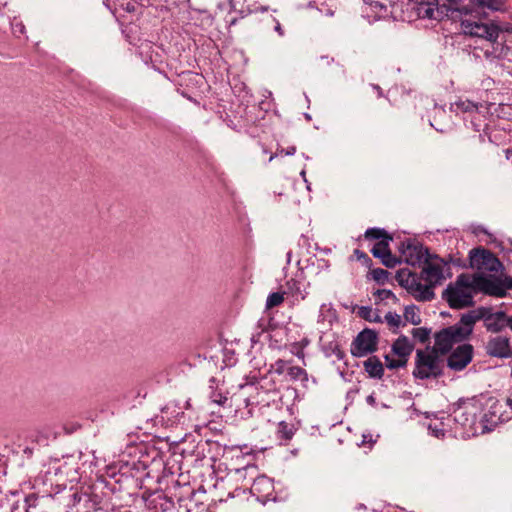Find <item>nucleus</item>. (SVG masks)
<instances>
[{
	"mask_svg": "<svg viewBox=\"0 0 512 512\" xmlns=\"http://www.w3.org/2000/svg\"><path fill=\"white\" fill-rule=\"evenodd\" d=\"M484 1L485 0H469L471 5L480 7V8H483Z\"/></svg>",
	"mask_w": 512,
	"mask_h": 512,
	"instance_id": "obj_41",
	"label": "nucleus"
},
{
	"mask_svg": "<svg viewBox=\"0 0 512 512\" xmlns=\"http://www.w3.org/2000/svg\"><path fill=\"white\" fill-rule=\"evenodd\" d=\"M366 402H367L369 405L374 406V405L376 404V398H375L373 395H369V396L366 398Z\"/></svg>",
	"mask_w": 512,
	"mask_h": 512,
	"instance_id": "obj_44",
	"label": "nucleus"
},
{
	"mask_svg": "<svg viewBox=\"0 0 512 512\" xmlns=\"http://www.w3.org/2000/svg\"><path fill=\"white\" fill-rule=\"evenodd\" d=\"M322 59H323V60H326V61H327V63H329L328 57L322 56Z\"/></svg>",
	"mask_w": 512,
	"mask_h": 512,
	"instance_id": "obj_50",
	"label": "nucleus"
},
{
	"mask_svg": "<svg viewBox=\"0 0 512 512\" xmlns=\"http://www.w3.org/2000/svg\"><path fill=\"white\" fill-rule=\"evenodd\" d=\"M506 403L512 409V389L509 391V395L507 397Z\"/></svg>",
	"mask_w": 512,
	"mask_h": 512,
	"instance_id": "obj_45",
	"label": "nucleus"
},
{
	"mask_svg": "<svg viewBox=\"0 0 512 512\" xmlns=\"http://www.w3.org/2000/svg\"><path fill=\"white\" fill-rule=\"evenodd\" d=\"M476 315L484 320L485 327L492 333H499L507 327V314L504 311L484 312Z\"/></svg>",
	"mask_w": 512,
	"mask_h": 512,
	"instance_id": "obj_16",
	"label": "nucleus"
},
{
	"mask_svg": "<svg viewBox=\"0 0 512 512\" xmlns=\"http://www.w3.org/2000/svg\"><path fill=\"white\" fill-rule=\"evenodd\" d=\"M415 316H416L415 306L414 305H408L405 308V311H404V320L403 321L405 322V324L407 322H410L412 324H416Z\"/></svg>",
	"mask_w": 512,
	"mask_h": 512,
	"instance_id": "obj_32",
	"label": "nucleus"
},
{
	"mask_svg": "<svg viewBox=\"0 0 512 512\" xmlns=\"http://www.w3.org/2000/svg\"><path fill=\"white\" fill-rule=\"evenodd\" d=\"M286 287L291 294L301 295L302 299L306 297V293H303L305 291V274L303 269H299L295 277L286 282Z\"/></svg>",
	"mask_w": 512,
	"mask_h": 512,
	"instance_id": "obj_18",
	"label": "nucleus"
},
{
	"mask_svg": "<svg viewBox=\"0 0 512 512\" xmlns=\"http://www.w3.org/2000/svg\"><path fill=\"white\" fill-rule=\"evenodd\" d=\"M358 314L361 318L367 320V321H370V322H378V323H381L382 322V318L380 317V315L378 314L377 311H374L371 307L369 306H362L359 308V311H358Z\"/></svg>",
	"mask_w": 512,
	"mask_h": 512,
	"instance_id": "obj_27",
	"label": "nucleus"
},
{
	"mask_svg": "<svg viewBox=\"0 0 512 512\" xmlns=\"http://www.w3.org/2000/svg\"><path fill=\"white\" fill-rule=\"evenodd\" d=\"M473 358V346L468 343L457 346L447 358V366L451 370L461 371Z\"/></svg>",
	"mask_w": 512,
	"mask_h": 512,
	"instance_id": "obj_13",
	"label": "nucleus"
},
{
	"mask_svg": "<svg viewBox=\"0 0 512 512\" xmlns=\"http://www.w3.org/2000/svg\"><path fill=\"white\" fill-rule=\"evenodd\" d=\"M392 351L399 358L406 359L412 352V345L409 343L407 337H399L392 345Z\"/></svg>",
	"mask_w": 512,
	"mask_h": 512,
	"instance_id": "obj_23",
	"label": "nucleus"
},
{
	"mask_svg": "<svg viewBox=\"0 0 512 512\" xmlns=\"http://www.w3.org/2000/svg\"><path fill=\"white\" fill-rule=\"evenodd\" d=\"M485 352L487 355L500 359H508L512 357V346L510 340L506 336L491 337L486 345Z\"/></svg>",
	"mask_w": 512,
	"mask_h": 512,
	"instance_id": "obj_14",
	"label": "nucleus"
},
{
	"mask_svg": "<svg viewBox=\"0 0 512 512\" xmlns=\"http://www.w3.org/2000/svg\"><path fill=\"white\" fill-rule=\"evenodd\" d=\"M390 242L391 241L384 240L375 243L371 249L373 256L380 259L381 263L388 268L396 267V265L402 261V258H404L408 264L415 266L416 259L414 258V254L416 253V246L411 241H407L406 243L403 242L401 244L399 247V251L401 253L399 258L391 253L389 247Z\"/></svg>",
	"mask_w": 512,
	"mask_h": 512,
	"instance_id": "obj_6",
	"label": "nucleus"
},
{
	"mask_svg": "<svg viewBox=\"0 0 512 512\" xmlns=\"http://www.w3.org/2000/svg\"><path fill=\"white\" fill-rule=\"evenodd\" d=\"M484 397L473 396L471 398H460L450 406L451 414L446 418L447 422L453 420L454 433L463 439L484 434L481 423V414L484 410Z\"/></svg>",
	"mask_w": 512,
	"mask_h": 512,
	"instance_id": "obj_2",
	"label": "nucleus"
},
{
	"mask_svg": "<svg viewBox=\"0 0 512 512\" xmlns=\"http://www.w3.org/2000/svg\"><path fill=\"white\" fill-rule=\"evenodd\" d=\"M291 256H292V252L291 251H288L287 252V262L290 263L291 261Z\"/></svg>",
	"mask_w": 512,
	"mask_h": 512,
	"instance_id": "obj_47",
	"label": "nucleus"
},
{
	"mask_svg": "<svg viewBox=\"0 0 512 512\" xmlns=\"http://www.w3.org/2000/svg\"><path fill=\"white\" fill-rule=\"evenodd\" d=\"M507 327L512 330V316H507Z\"/></svg>",
	"mask_w": 512,
	"mask_h": 512,
	"instance_id": "obj_46",
	"label": "nucleus"
},
{
	"mask_svg": "<svg viewBox=\"0 0 512 512\" xmlns=\"http://www.w3.org/2000/svg\"><path fill=\"white\" fill-rule=\"evenodd\" d=\"M397 279L412 294L416 292V274L410 270L401 269L397 272Z\"/></svg>",
	"mask_w": 512,
	"mask_h": 512,
	"instance_id": "obj_22",
	"label": "nucleus"
},
{
	"mask_svg": "<svg viewBox=\"0 0 512 512\" xmlns=\"http://www.w3.org/2000/svg\"><path fill=\"white\" fill-rule=\"evenodd\" d=\"M378 335L374 330L364 329L351 343L350 352L354 357H364L377 350Z\"/></svg>",
	"mask_w": 512,
	"mask_h": 512,
	"instance_id": "obj_9",
	"label": "nucleus"
},
{
	"mask_svg": "<svg viewBox=\"0 0 512 512\" xmlns=\"http://www.w3.org/2000/svg\"><path fill=\"white\" fill-rule=\"evenodd\" d=\"M418 424L424 428L428 434L436 438H443L445 436L446 427L449 425L448 423H445L443 419H439L437 417L430 419L427 415L423 420L418 421Z\"/></svg>",
	"mask_w": 512,
	"mask_h": 512,
	"instance_id": "obj_17",
	"label": "nucleus"
},
{
	"mask_svg": "<svg viewBox=\"0 0 512 512\" xmlns=\"http://www.w3.org/2000/svg\"><path fill=\"white\" fill-rule=\"evenodd\" d=\"M372 88H373L374 90H376V92H377V94H378V96H379V97H382V96H383V91H382V89H381V87H380L379 85H377V84H372Z\"/></svg>",
	"mask_w": 512,
	"mask_h": 512,
	"instance_id": "obj_43",
	"label": "nucleus"
},
{
	"mask_svg": "<svg viewBox=\"0 0 512 512\" xmlns=\"http://www.w3.org/2000/svg\"><path fill=\"white\" fill-rule=\"evenodd\" d=\"M250 492L259 502L262 503L274 499L273 480L265 475L256 477L250 486Z\"/></svg>",
	"mask_w": 512,
	"mask_h": 512,
	"instance_id": "obj_15",
	"label": "nucleus"
},
{
	"mask_svg": "<svg viewBox=\"0 0 512 512\" xmlns=\"http://www.w3.org/2000/svg\"><path fill=\"white\" fill-rule=\"evenodd\" d=\"M273 20L275 22V26H274L275 32H277V34L279 36L283 37L285 33H284V30H283L281 24L279 23V21L277 19L274 18Z\"/></svg>",
	"mask_w": 512,
	"mask_h": 512,
	"instance_id": "obj_39",
	"label": "nucleus"
},
{
	"mask_svg": "<svg viewBox=\"0 0 512 512\" xmlns=\"http://www.w3.org/2000/svg\"><path fill=\"white\" fill-rule=\"evenodd\" d=\"M270 371L283 376L286 381H308L307 372L299 366L291 365L290 361L279 359L271 365Z\"/></svg>",
	"mask_w": 512,
	"mask_h": 512,
	"instance_id": "obj_12",
	"label": "nucleus"
},
{
	"mask_svg": "<svg viewBox=\"0 0 512 512\" xmlns=\"http://www.w3.org/2000/svg\"><path fill=\"white\" fill-rule=\"evenodd\" d=\"M301 175H302L303 177L305 176V171H304V170L301 172Z\"/></svg>",
	"mask_w": 512,
	"mask_h": 512,
	"instance_id": "obj_52",
	"label": "nucleus"
},
{
	"mask_svg": "<svg viewBox=\"0 0 512 512\" xmlns=\"http://www.w3.org/2000/svg\"><path fill=\"white\" fill-rule=\"evenodd\" d=\"M470 266L478 270L498 272L503 268L500 260L488 249L474 248L469 252Z\"/></svg>",
	"mask_w": 512,
	"mask_h": 512,
	"instance_id": "obj_8",
	"label": "nucleus"
},
{
	"mask_svg": "<svg viewBox=\"0 0 512 512\" xmlns=\"http://www.w3.org/2000/svg\"><path fill=\"white\" fill-rule=\"evenodd\" d=\"M480 317L476 311H469L463 314L460 322L435 334V344L432 353L425 354L418 350V378L425 379L437 377L442 372V361L438 353L446 354L452 346L465 340L473 331V326Z\"/></svg>",
	"mask_w": 512,
	"mask_h": 512,
	"instance_id": "obj_1",
	"label": "nucleus"
},
{
	"mask_svg": "<svg viewBox=\"0 0 512 512\" xmlns=\"http://www.w3.org/2000/svg\"><path fill=\"white\" fill-rule=\"evenodd\" d=\"M296 153V147L295 146H290L288 148H277V151L275 153V155H272L269 159V161H272L274 159L275 156L277 155H286V156H291V155H294Z\"/></svg>",
	"mask_w": 512,
	"mask_h": 512,
	"instance_id": "obj_35",
	"label": "nucleus"
},
{
	"mask_svg": "<svg viewBox=\"0 0 512 512\" xmlns=\"http://www.w3.org/2000/svg\"><path fill=\"white\" fill-rule=\"evenodd\" d=\"M354 255L359 261H362L366 266H370L372 264L371 258L363 251L356 249L354 250Z\"/></svg>",
	"mask_w": 512,
	"mask_h": 512,
	"instance_id": "obj_37",
	"label": "nucleus"
},
{
	"mask_svg": "<svg viewBox=\"0 0 512 512\" xmlns=\"http://www.w3.org/2000/svg\"><path fill=\"white\" fill-rule=\"evenodd\" d=\"M0 507L9 512H24L20 493H12L10 497L0 500Z\"/></svg>",
	"mask_w": 512,
	"mask_h": 512,
	"instance_id": "obj_24",
	"label": "nucleus"
},
{
	"mask_svg": "<svg viewBox=\"0 0 512 512\" xmlns=\"http://www.w3.org/2000/svg\"><path fill=\"white\" fill-rule=\"evenodd\" d=\"M430 336V330L424 327L418 328V342L425 343Z\"/></svg>",
	"mask_w": 512,
	"mask_h": 512,
	"instance_id": "obj_38",
	"label": "nucleus"
},
{
	"mask_svg": "<svg viewBox=\"0 0 512 512\" xmlns=\"http://www.w3.org/2000/svg\"><path fill=\"white\" fill-rule=\"evenodd\" d=\"M484 410L481 414V423L484 428V433L492 431L499 423L505 421V417L502 413V404L492 398L484 397Z\"/></svg>",
	"mask_w": 512,
	"mask_h": 512,
	"instance_id": "obj_10",
	"label": "nucleus"
},
{
	"mask_svg": "<svg viewBox=\"0 0 512 512\" xmlns=\"http://www.w3.org/2000/svg\"><path fill=\"white\" fill-rule=\"evenodd\" d=\"M418 301H430L435 297L434 289L446 280L445 271H449L448 262L418 243Z\"/></svg>",
	"mask_w": 512,
	"mask_h": 512,
	"instance_id": "obj_3",
	"label": "nucleus"
},
{
	"mask_svg": "<svg viewBox=\"0 0 512 512\" xmlns=\"http://www.w3.org/2000/svg\"><path fill=\"white\" fill-rule=\"evenodd\" d=\"M473 292L477 291L474 289L472 275L462 273L454 283H450L443 290L442 298L448 303L450 308L463 309L474 304Z\"/></svg>",
	"mask_w": 512,
	"mask_h": 512,
	"instance_id": "obj_4",
	"label": "nucleus"
},
{
	"mask_svg": "<svg viewBox=\"0 0 512 512\" xmlns=\"http://www.w3.org/2000/svg\"><path fill=\"white\" fill-rule=\"evenodd\" d=\"M412 375L416 377V368L412 371Z\"/></svg>",
	"mask_w": 512,
	"mask_h": 512,
	"instance_id": "obj_51",
	"label": "nucleus"
},
{
	"mask_svg": "<svg viewBox=\"0 0 512 512\" xmlns=\"http://www.w3.org/2000/svg\"><path fill=\"white\" fill-rule=\"evenodd\" d=\"M334 353L336 355V357L339 359V360H342L344 358V352L340 349V348H336L334 350Z\"/></svg>",
	"mask_w": 512,
	"mask_h": 512,
	"instance_id": "obj_42",
	"label": "nucleus"
},
{
	"mask_svg": "<svg viewBox=\"0 0 512 512\" xmlns=\"http://www.w3.org/2000/svg\"><path fill=\"white\" fill-rule=\"evenodd\" d=\"M474 289L490 296L504 297L507 290H512V277L472 275Z\"/></svg>",
	"mask_w": 512,
	"mask_h": 512,
	"instance_id": "obj_7",
	"label": "nucleus"
},
{
	"mask_svg": "<svg viewBox=\"0 0 512 512\" xmlns=\"http://www.w3.org/2000/svg\"><path fill=\"white\" fill-rule=\"evenodd\" d=\"M374 296H375L376 301H384V300H387L390 298H393V299L395 298V295L393 294V292L388 289H378L374 293Z\"/></svg>",
	"mask_w": 512,
	"mask_h": 512,
	"instance_id": "obj_33",
	"label": "nucleus"
},
{
	"mask_svg": "<svg viewBox=\"0 0 512 512\" xmlns=\"http://www.w3.org/2000/svg\"><path fill=\"white\" fill-rule=\"evenodd\" d=\"M384 319L394 333L397 332L399 327L405 326V322L403 321L402 317L395 312L386 313Z\"/></svg>",
	"mask_w": 512,
	"mask_h": 512,
	"instance_id": "obj_26",
	"label": "nucleus"
},
{
	"mask_svg": "<svg viewBox=\"0 0 512 512\" xmlns=\"http://www.w3.org/2000/svg\"><path fill=\"white\" fill-rule=\"evenodd\" d=\"M411 335L415 338L416 337V328H412Z\"/></svg>",
	"mask_w": 512,
	"mask_h": 512,
	"instance_id": "obj_48",
	"label": "nucleus"
},
{
	"mask_svg": "<svg viewBox=\"0 0 512 512\" xmlns=\"http://www.w3.org/2000/svg\"><path fill=\"white\" fill-rule=\"evenodd\" d=\"M22 510L24 512H29L31 508H35L37 506L38 497L35 494H30L28 496H22Z\"/></svg>",
	"mask_w": 512,
	"mask_h": 512,
	"instance_id": "obj_29",
	"label": "nucleus"
},
{
	"mask_svg": "<svg viewBox=\"0 0 512 512\" xmlns=\"http://www.w3.org/2000/svg\"><path fill=\"white\" fill-rule=\"evenodd\" d=\"M297 356H298L299 358H303V357H304V353L301 351V352L297 353Z\"/></svg>",
	"mask_w": 512,
	"mask_h": 512,
	"instance_id": "obj_49",
	"label": "nucleus"
},
{
	"mask_svg": "<svg viewBox=\"0 0 512 512\" xmlns=\"http://www.w3.org/2000/svg\"><path fill=\"white\" fill-rule=\"evenodd\" d=\"M364 370L367 372L369 377L375 379H381L384 375V367L382 362L376 357H369L364 361Z\"/></svg>",
	"mask_w": 512,
	"mask_h": 512,
	"instance_id": "obj_20",
	"label": "nucleus"
},
{
	"mask_svg": "<svg viewBox=\"0 0 512 512\" xmlns=\"http://www.w3.org/2000/svg\"><path fill=\"white\" fill-rule=\"evenodd\" d=\"M365 238L369 240H378V241H392L393 238L385 229L382 228H369L365 232Z\"/></svg>",
	"mask_w": 512,
	"mask_h": 512,
	"instance_id": "obj_25",
	"label": "nucleus"
},
{
	"mask_svg": "<svg viewBox=\"0 0 512 512\" xmlns=\"http://www.w3.org/2000/svg\"><path fill=\"white\" fill-rule=\"evenodd\" d=\"M399 5L400 8H398L397 11L398 17L395 20L414 23L416 21V3L413 0H408L405 5L403 3H399Z\"/></svg>",
	"mask_w": 512,
	"mask_h": 512,
	"instance_id": "obj_19",
	"label": "nucleus"
},
{
	"mask_svg": "<svg viewBox=\"0 0 512 512\" xmlns=\"http://www.w3.org/2000/svg\"><path fill=\"white\" fill-rule=\"evenodd\" d=\"M503 6V2L501 0H485L483 4V8H488L491 10H501Z\"/></svg>",
	"mask_w": 512,
	"mask_h": 512,
	"instance_id": "obj_36",
	"label": "nucleus"
},
{
	"mask_svg": "<svg viewBox=\"0 0 512 512\" xmlns=\"http://www.w3.org/2000/svg\"><path fill=\"white\" fill-rule=\"evenodd\" d=\"M371 276L379 284H385L389 279V272L382 268L371 270Z\"/></svg>",
	"mask_w": 512,
	"mask_h": 512,
	"instance_id": "obj_28",
	"label": "nucleus"
},
{
	"mask_svg": "<svg viewBox=\"0 0 512 512\" xmlns=\"http://www.w3.org/2000/svg\"><path fill=\"white\" fill-rule=\"evenodd\" d=\"M295 432L296 428L293 424L281 421L277 425L276 438L280 441V444L287 445Z\"/></svg>",
	"mask_w": 512,
	"mask_h": 512,
	"instance_id": "obj_21",
	"label": "nucleus"
},
{
	"mask_svg": "<svg viewBox=\"0 0 512 512\" xmlns=\"http://www.w3.org/2000/svg\"><path fill=\"white\" fill-rule=\"evenodd\" d=\"M454 11L460 16L461 28L465 35L481 38L491 43L497 40L500 29L496 24L476 20L472 10L466 6L455 7Z\"/></svg>",
	"mask_w": 512,
	"mask_h": 512,
	"instance_id": "obj_5",
	"label": "nucleus"
},
{
	"mask_svg": "<svg viewBox=\"0 0 512 512\" xmlns=\"http://www.w3.org/2000/svg\"><path fill=\"white\" fill-rule=\"evenodd\" d=\"M385 360H386V366L389 369L403 367L407 362L406 359L399 358L398 360H394V359H391L389 356H385Z\"/></svg>",
	"mask_w": 512,
	"mask_h": 512,
	"instance_id": "obj_34",
	"label": "nucleus"
},
{
	"mask_svg": "<svg viewBox=\"0 0 512 512\" xmlns=\"http://www.w3.org/2000/svg\"><path fill=\"white\" fill-rule=\"evenodd\" d=\"M255 470H256L255 466H249V465L242 467V468H237L234 471V477L236 480L245 479L248 472L254 473Z\"/></svg>",
	"mask_w": 512,
	"mask_h": 512,
	"instance_id": "obj_31",
	"label": "nucleus"
},
{
	"mask_svg": "<svg viewBox=\"0 0 512 512\" xmlns=\"http://www.w3.org/2000/svg\"><path fill=\"white\" fill-rule=\"evenodd\" d=\"M284 301V293L273 292L269 294L266 300V307L273 308L279 306Z\"/></svg>",
	"mask_w": 512,
	"mask_h": 512,
	"instance_id": "obj_30",
	"label": "nucleus"
},
{
	"mask_svg": "<svg viewBox=\"0 0 512 512\" xmlns=\"http://www.w3.org/2000/svg\"><path fill=\"white\" fill-rule=\"evenodd\" d=\"M367 4L366 14L368 18L374 20L380 19H396L399 3H391L387 0H364Z\"/></svg>",
	"mask_w": 512,
	"mask_h": 512,
	"instance_id": "obj_11",
	"label": "nucleus"
},
{
	"mask_svg": "<svg viewBox=\"0 0 512 512\" xmlns=\"http://www.w3.org/2000/svg\"><path fill=\"white\" fill-rule=\"evenodd\" d=\"M212 400H213V402H215L217 404H223L227 401V397L222 396L221 394H217V395L214 394L212 396Z\"/></svg>",
	"mask_w": 512,
	"mask_h": 512,
	"instance_id": "obj_40",
	"label": "nucleus"
}]
</instances>
